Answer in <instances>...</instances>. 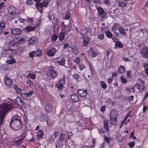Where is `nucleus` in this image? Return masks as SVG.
Masks as SVG:
<instances>
[{"mask_svg": "<svg viewBox=\"0 0 148 148\" xmlns=\"http://www.w3.org/2000/svg\"><path fill=\"white\" fill-rule=\"evenodd\" d=\"M20 117L18 115H15L11 119L10 125V127L14 130H18L22 126V122Z\"/></svg>", "mask_w": 148, "mask_h": 148, "instance_id": "obj_1", "label": "nucleus"}, {"mask_svg": "<svg viewBox=\"0 0 148 148\" xmlns=\"http://www.w3.org/2000/svg\"><path fill=\"white\" fill-rule=\"evenodd\" d=\"M145 88L144 82L141 78L138 79L136 85L134 86L131 88L134 92H136L140 93L142 92Z\"/></svg>", "mask_w": 148, "mask_h": 148, "instance_id": "obj_2", "label": "nucleus"}, {"mask_svg": "<svg viewBox=\"0 0 148 148\" xmlns=\"http://www.w3.org/2000/svg\"><path fill=\"white\" fill-rule=\"evenodd\" d=\"M39 119L41 122L46 121L48 125L50 126L51 124L49 123V117L48 114L44 112H41L39 116Z\"/></svg>", "mask_w": 148, "mask_h": 148, "instance_id": "obj_3", "label": "nucleus"}, {"mask_svg": "<svg viewBox=\"0 0 148 148\" xmlns=\"http://www.w3.org/2000/svg\"><path fill=\"white\" fill-rule=\"evenodd\" d=\"M36 2H38L35 4L36 6L37 9L42 8L43 7H46L48 5V3L47 1H44L42 3L39 2L41 0H34Z\"/></svg>", "mask_w": 148, "mask_h": 148, "instance_id": "obj_4", "label": "nucleus"}, {"mask_svg": "<svg viewBox=\"0 0 148 148\" xmlns=\"http://www.w3.org/2000/svg\"><path fill=\"white\" fill-rule=\"evenodd\" d=\"M2 111L6 114L8 111L12 109V105L10 103H5L2 105Z\"/></svg>", "mask_w": 148, "mask_h": 148, "instance_id": "obj_5", "label": "nucleus"}, {"mask_svg": "<svg viewBox=\"0 0 148 148\" xmlns=\"http://www.w3.org/2000/svg\"><path fill=\"white\" fill-rule=\"evenodd\" d=\"M56 49L54 47H51L47 51V54L49 56L52 57L56 54Z\"/></svg>", "mask_w": 148, "mask_h": 148, "instance_id": "obj_6", "label": "nucleus"}, {"mask_svg": "<svg viewBox=\"0 0 148 148\" xmlns=\"http://www.w3.org/2000/svg\"><path fill=\"white\" fill-rule=\"evenodd\" d=\"M5 84L6 86L10 87L13 84L12 81L11 79L9 77L6 75L4 79Z\"/></svg>", "mask_w": 148, "mask_h": 148, "instance_id": "obj_7", "label": "nucleus"}, {"mask_svg": "<svg viewBox=\"0 0 148 148\" xmlns=\"http://www.w3.org/2000/svg\"><path fill=\"white\" fill-rule=\"evenodd\" d=\"M14 103L19 107H23L24 105V103L20 97H17L14 100Z\"/></svg>", "mask_w": 148, "mask_h": 148, "instance_id": "obj_8", "label": "nucleus"}, {"mask_svg": "<svg viewBox=\"0 0 148 148\" xmlns=\"http://www.w3.org/2000/svg\"><path fill=\"white\" fill-rule=\"evenodd\" d=\"M78 95L82 97H85L88 93L87 90L84 89H79L77 91Z\"/></svg>", "mask_w": 148, "mask_h": 148, "instance_id": "obj_9", "label": "nucleus"}, {"mask_svg": "<svg viewBox=\"0 0 148 148\" xmlns=\"http://www.w3.org/2000/svg\"><path fill=\"white\" fill-rule=\"evenodd\" d=\"M53 108V105L51 103H47L45 107V110L48 113L51 112Z\"/></svg>", "mask_w": 148, "mask_h": 148, "instance_id": "obj_10", "label": "nucleus"}, {"mask_svg": "<svg viewBox=\"0 0 148 148\" xmlns=\"http://www.w3.org/2000/svg\"><path fill=\"white\" fill-rule=\"evenodd\" d=\"M46 75L48 77L51 76L52 78H55L58 75V73L56 71H54L51 72H47Z\"/></svg>", "mask_w": 148, "mask_h": 148, "instance_id": "obj_11", "label": "nucleus"}, {"mask_svg": "<svg viewBox=\"0 0 148 148\" xmlns=\"http://www.w3.org/2000/svg\"><path fill=\"white\" fill-rule=\"evenodd\" d=\"M25 136H21L20 138L17 140L15 141L14 144L15 145L18 146L23 142L25 140Z\"/></svg>", "mask_w": 148, "mask_h": 148, "instance_id": "obj_12", "label": "nucleus"}, {"mask_svg": "<svg viewBox=\"0 0 148 148\" xmlns=\"http://www.w3.org/2000/svg\"><path fill=\"white\" fill-rule=\"evenodd\" d=\"M11 33L14 35H18L20 34L21 32V30L18 28H15L11 30Z\"/></svg>", "mask_w": 148, "mask_h": 148, "instance_id": "obj_13", "label": "nucleus"}, {"mask_svg": "<svg viewBox=\"0 0 148 148\" xmlns=\"http://www.w3.org/2000/svg\"><path fill=\"white\" fill-rule=\"evenodd\" d=\"M103 126L104 129L105 130L106 132L107 133L109 132V122L108 120H103Z\"/></svg>", "mask_w": 148, "mask_h": 148, "instance_id": "obj_14", "label": "nucleus"}, {"mask_svg": "<svg viewBox=\"0 0 148 148\" xmlns=\"http://www.w3.org/2000/svg\"><path fill=\"white\" fill-rule=\"evenodd\" d=\"M142 55L143 57L145 58H148V49L144 48L141 51Z\"/></svg>", "mask_w": 148, "mask_h": 148, "instance_id": "obj_15", "label": "nucleus"}, {"mask_svg": "<svg viewBox=\"0 0 148 148\" xmlns=\"http://www.w3.org/2000/svg\"><path fill=\"white\" fill-rule=\"evenodd\" d=\"M44 135V133L43 131L41 130H39L37 132V138L39 140L43 137Z\"/></svg>", "mask_w": 148, "mask_h": 148, "instance_id": "obj_16", "label": "nucleus"}, {"mask_svg": "<svg viewBox=\"0 0 148 148\" xmlns=\"http://www.w3.org/2000/svg\"><path fill=\"white\" fill-rule=\"evenodd\" d=\"M110 123L114 125H115L117 122V117L115 116L114 117H112V116L110 115Z\"/></svg>", "mask_w": 148, "mask_h": 148, "instance_id": "obj_17", "label": "nucleus"}, {"mask_svg": "<svg viewBox=\"0 0 148 148\" xmlns=\"http://www.w3.org/2000/svg\"><path fill=\"white\" fill-rule=\"evenodd\" d=\"M71 98L74 102L77 101L79 99V97L76 94L73 93L71 96Z\"/></svg>", "mask_w": 148, "mask_h": 148, "instance_id": "obj_18", "label": "nucleus"}, {"mask_svg": "<svg viewBox=\"0 0 148 148\" xmlns=\"http://www.w3.org/2000/svg\"><path fill=\"white\" fill-rule=\"evenodd\" d=\"M65 60L64 57H61L59 60H57V62L61 66H64L65 64Z\"/></svg>", "mask_w": 148, "mask_h": 148, "instance_id": "obj_19", "label": "nucleus"}, {"mask_svg": "<svg viewBox=\"0 0 148 148\" xmlns=\"http://www.w3.org/2000/svg\"><path fill=\"white\" fill-rule=\"evenodd\" d=\"M16 40V43L18 44H21L24 41L25 39L23 37L20 38V37H18L15 38V40Z\"/></svg>", "mask_w": 148, "mask_h": 148, "instance_id": "obj_20", "label": "nucleus"}, {"mask_svg": "<svg viewBox=\"0 0 148 148\" xmlns=\"http://www.w3.org/2000/svg\"><path fill=\"white\" fill-rule=\"evenodd\" d=\"M68 26V25H65L64 22L62 21L61 24V30L62 31V32H64L65 33L66 31V28Z\"/></svg>", "mask_w": 148, "mask_h": 148, "instance_id": "obj_21", "label": "nucleus"}, {"mask_svg": "<svg viewBox=\"0 0 148 148\" xmlns=\"http://www.w3.org/2000/svg\"><path fill=\"white\" fill-rule=\"evenodd\" d=\"M5 114L2 111H0V125H1Z\"/></svg>", "mask_w": 148, "mask_h": 148, "instance_id": "obj_22", "label": "nucleus"}, {"mask_svg": "<svg viewBox=\"0 0 148 148\" xmlns=\"http://www.w3.org/2000/svg\"><path fill=\"white\" fill-rule=\"evenodd\" d=\"M28 42L29 45L36 43V38L35 37L31 38L28 40Z\"/></svg>", "mask_w": 148, "mask_h": 148, "instance_id": "obj_23", "label": "nucleus"}, {"mask_svg": "<svg viewBox=\"0 0 148 148\" xmlns=\"http://www.w3.org/2000/svg\"><path fill=\"white\" fill-rule=\"evenodd\" d=\"M19 49V46L16 44L13 45L12 46H10L9 48V50L11 51L17 50Z\"/></svg>", "mask_w": 148, "mask_h": 148, "instance_id": "obj_24", "label": "nucleus"}, {"mask_svg": "<svg viewBox=\"0 0 148 148\" xmlns=\"http://www.w3.org/2000/svg\"><path fill=\"white\" fill-rule=\"evenodd\" d=\"M99 14L101 15L102 18H105L107 15V13L104 12V10H97Z\"/></svg>", "mask_w": 148, "mask_h": 148, "instance_id": "obj_25", "label": "nucleus"}, {"mask_svg": "<svg viewBox=\"0 0 148 148\" xmlns=\"http://www.w3.org/2000/svg\"><path fill=\"white\" fill-rule=\"evenodd\" d=\"M73 78L77 82L80 81L81 79V77L80 76L77 74H74L73 75Z\"/></svg>", "mask_w": 148, "mask_h": 148, "instance_id": "obj_26", "label": "nucleus"}, {"mask_svg": "<svg viewBox=\"0 0 148 148\" xmlns=\"http://www.w3.org/2000/svg\"><path fill=\"white\" fill-rule=\"evenodd\" d=\"M119 27V24L116 23H114L113 26L111 28V30L112 31L118 30Z\"/></svg>", "mask_w": 148, "mask_h": 148, "instance_id": "obj_27", "label": "nucleus"}, {"mask_svg": "<svg viewBox=\"0 0 148 148\" xmlns=\"http://www.w3.org/2000/svg\"><path fill=\"white\" fill-rule=\"evenodd\" d=\"M118 72L120 73H123L125 71V70L124 66L122 65H121L118 69Z\"/></svg>", "mask_w": 148, "mask_h": 148, "instance_id": "obj_28", "label": "nucleus"}, {"mask_svg": "<svg viewBox=\"0 0 148 148\" xmlns=\"http://www.w3.org/2000/svg\"><path fill=\"white\" fill-rule=\"evenodd\" d=\"M143 65V67L144 68L145 73L147 75H148V63L146 62L144 63Z\"/></svg>", "mask_w": 148, "mask_h": 148, "instance_id": "obj_29", "label": "nucleus"}, {"mask_svg": "<svg viewBox=\"0 0 148 148\" xmlns=\"http://www.w3.org/2000/svg\"><path fill=\"white\" fill-rule=\"evenodd\" d=\"M12 55H9V58H11V60L7 61V62L9 64H12L16 62V60L15 59L13 58H11L12 57Z\"/></svg>", "mask_w": 148, "mask_h": 148, "instance_id": "obj_30", "label": "nucleus"}, {"mask_svg": "<svg viewBox=\"0 0 148 148\" xmlns=\"http://www.w3.org/2000/svg\"><path fill=\"white\" fill-rule=\"evenodd\" d=\"M25 30L29 32L35 30V27H32L30 25L28 26L25 28Z\"/></svg>", "mask_w": 148, "mask_h": 148, "instance_id": "obj_31", "label": "nucleus"}, {"mask_svg": "<svg viewBox=\"0 0 148 148\" xmlns=\"http://www.w3.org/2000/svg\"><path fill=\"white\" fill-rule=\"evenodd\" d=\"M65 33L64 32L60 33L59 36V39L60 40L62 41L64 40V38Z\"/></svg>", "mask_w": 148, "mask_h": 148, "instance_id": "obj_32", "label": "nucleus"}, {"mask_svg": "<svg viewBox=\"0 0 148 148\" xmlns=\"http://www.w3.org/2000/svg\"><path fill=\"white\" fill-rule=\"evenodd\" d=\"M5 26V24L4 22H0V34L2 32Z\"/></svg>", "mask_w": 148, "mask_h": 148, "instance_id": "obj_33", "label": "nucleus"}, {"mask_svg": "<svg viewBox=\"0 0 148 148\" xmlns=\"http://www.w3.org/2000/svg\"><path fill=\"white\" fill-rule=\"evenodd\" d=\"M119 30L121 35H125L126 33L125 31V29L122 27H120L119 29Z\"/></svg>", "mask_w": 148, "mask_h": 148, "instance_id": "obj_34", "label": "nucleus"}, {"mask_svg": "<svg viewBox=\"0 0 148 148\" xmlns=\"http://www.w3.org/2000/svg\"><path fill=\"white\" fill-rule=\"evenodd\" d=\"M115 46L119 48H121L123 46L122 43L119 41H117L115 42Z\"/></svg>", "mask_w": 148, "mask_h": 148, "instance_id": "obj_35", "label": "nucleus"}, {"mask_svg": "<svg viewBox=\"0 0 148 148\" xmlns=\"http://www.w3.org/2000/svg\"><path fill=\"white\" fill-rule=\"evenodd\" d=\"M16 40H15V38H14L13 40L10 41L9 42V47L10 46H12L16 44Z\"/></svg>", "mask_w": 148, "mask_h": 148, "instance_id": "obj_36", "label": "nucleus"}, {"mask_svg": "<svg viewBox=\"0 0 148 148\" xmlns=\"http://www.w3.org/2000/svg\"><path fill=\"white\" fill-rule=\"evenodd\" d=\"M77 66H79V70L81 71L84 68H85V66L82 63H79L78 64Z\"/></svg>", "mask_w": 148, "mask_h": 148, "instance_id": "obj_37", "label": "nucleus"}, {"mask_svg": "<svg viewBox=\"0 0 148 148\" xmlns=\"http://www.w3.org/2000/svg\"><path fill=\"white\" fill-rule=\"evenodd\" d=\"M100 83L101 84V86L102 88L103 89H105L107 88V86L104 81H101Z\"/></svg>", "mask_w": 148, "mask_h": 148, "instance_id": "obj_38", "label": "nucleus"}, {"mask_svg": "<svg viewBox=\"0 0 148 148\" xmlns=\"http://www.w3.org/2000/svg\"><path fill=\"white\" fill-rule=\"evenodd\" d=\"M71 16V14L69 12H67L65 16V20H69L70 19Z\"/></svg>", "mask_w": 148, "mask_h": 148, "instance_id": "obj_39", "label": "nucleus"}, {"mask_svg": "<svg viewBox=\"0 0 148 148\" xmlns=\"http://www.w3.org/2000/svg\"><path fill=\"white\" fill-rule=\"evenodd\" d=\"M120 79L123 83L126 84L127 83V80L123 75H122L120 77Z\"/></svg>", "mask_w": 148, "mask_h": 148, "instance_id": "obj_40", "label": "nucleus"}, {"mask_svg": "<svg viewBox=\"0 0 148 148\" xmlns=\"http://www.w3.org/2000/svg\"><path fill=\"white\" fill-rule=\"evenodd\" d=\"M103 137L104 141H106L107 143H108L110 142V140H112L111 138H109L105 135Z\"/></svg>", "mask_w": 148, "mask_h": 148, "instance_id": "obj_41", "label": "nucleus"}, {"mask_svg": "<svg viewBox=\"0 0 148 148\" xmlns=\"http://www.w3.org/2000/svg\"><path fill=\"white\" fill-rule=\"evenodd\" d=\"M25 21L27 22H28L32 24L34 22V20L32 18H29L28 17H27V19H25Z\"/></svg>", "mask_w": 148, "mask_h": 148, "instance_id": "obj_42", "label": "nucleus"}, {"mask_svg": "<svg viewBox=\"0 0 148 148\" xmlns=\"http://www.w3.org/2000/svg\"><path fill=\"white\" fill-rule=\"evenodd\" d=\"M107 36L108 38H111L112 36V34L109 31H107L106 33Z\"/></svg>", "mask_w": 148, "mask_h": 148, "instance_id": "obj_43", "label": "nucleus"}, {"mask_svg": "<svg viewBox=\"0 0 148 148\" xmlns=\"http://www.w3.org/2000/svg\"><path fill=\"white\" fill-rule=\"evenodd\" d=\"M27 77H30L32 79H36V75L35 74H32L29 73L27 75Z\"/></svg>", "mask_w": 148, "mask_h": 148, "instance_id": "obj_44", "label": "nucleus"}, {"mask_svg": "<svg viewBox=\"0 0 148 148\" xmlns=\"http://www.w3.org/2000/svg\"><path fill=\"white\" fill-rule=\"evenodd\" d=\"M8 66H2L1 67V69L3 71H6L8 69Z\"/></svg>", "mask_w": 148, "mask_h": 148, "instance_id": "obj_45", "label": "nucleus"}, {"mask_svg": "<svg viewBox=\"0 0 148 148\" xmlns=\"http://www.w3.org/2000/svg\"><path fill=\"white\" fill-rule=\"evenodd\" d=\"M96 139L95 138H93L92 140V144L91 145L88 146L90 147V148H94L95 146V144L96 143Z\"/></svg>", "mask_w": 148, "mask_h": 148, "instance_id": "obj_46", "label": "nucleus"}, {"mask_svg": "<svg viewBox=\"0 0 148 148\" xmlns=\"http://www.w3.org/2000/svg\"><path fill=\"white\" fill-rule=\"evenodd\" d=\"M91 56L93 58L96 57L97 55V53L95 52V51L93 50H92L91 51Z\"/></svg>", "mask_w": 148, "mask_h": 148, "instance_id": "obj_47", "label": "nucleus"}, {"mask_svg": "<svg viewBox=\"0 0 148 148\" xmlns=\"http://www.w3.org/2000/svg\"><path fill=\"white\" fill-rule=\"evenodd\" d=\"M56 86L59 89H62L63 88L64 86L62 84L58 83V84L56 85Z\"/></svg>", "mask_w": 148, "mask_h": 148, "instance_id": "obj_48", "label": "nucleus"}, {"mask_svg": "<svg viewBox=\"0 0 148 148\" xmlns=\"http://www.w3.org/2000/svg\"><path fill=\"white\" fill-rule=\"evenodd\" d=\"M128 145L129 147L131 148H133L135 145V143L134 141L130 142L129 144Z\"/></svg>", "mask_w": 148, "mask_h": 148, "instance_id": "obj_49", "label": "nucleus"}, {"mask_svg": "<svg viewBox=\"0 0 148 148\" xmlns=\"http://www.w3.org/2000/svg\"><path fill=\"white\" fill-rule=\"evenodd\" d=\"M65 135L64 134L61 133L60 134V141H62L64 139Z\"/></svg>", "mask_w": 148, "mask_h": 148, "instance_id": "obj_50", "label": "nucleus"}, {"mask_svg": "<svg viewBox=\"0 0 148 148\" xmlns=\"http://www.w3.org/2000/svg\"><path fill=\"white\" fill-rule=\"evenodd\" d=\"M35 54V51H32L29 53V56L30 58H34Z\"/></svg>", "mask_w": 148, "mask_h": 148, "instance_id": "obj_51", "label": "nucleus"}, {"mask_svg": "<svg viewBox=\"0 0 148 148\" xmlns=\"http://www.w3.org/2000/svg\"><path fill=\"white\" fill-rule=\"evenodd\" d=\"M58 37V35L56 34H55L52 36V40L53 41H55L57 40Z\"/></svg>", "mask_w": 148, "mask_h": 148, "instance_id": "obj_52", "label": "nucleus"}, {"mask_svg": "<svg viewBox=\"0 0 148 148\" xmlns=\"http://www.w3.org/2000/svg\"><path fill=\"white\" fill-rule=\"evenodd\" d=\"M123 139V137L121 136H119L117 138V140L118 142H122Z\"/></svg>", "mask_w": 148, "mask_h": 148, "instance_id": "obj_53", "label": "nucleus"}, {"mask_svg": "<svg viewBox=\"0 0 148 148\" xmlns=\"http://www.w3.org/2000/svg\"><path fill=\"white\" fill-rule=\"evenodd\" d=\"M98 132L99 134H104L105 132V130L102 128H101L99 129Z\"/></svg>", "mask_w": 148, "mask_h": 148, "instance_id": "obj_54", "label": "nucleus"}, {"mask_svg": "<svg viewBox=\"0 0 148 148\" xmlns=\"http://www.w3.org/2000/svg\"><path fill=\"white\" fill-rule=\"evenodd\" d=\"M54 141V139L53 137H50L48 140V142L50 143H52Z\"/></svg>", "mask_w": 148, "mask_h": 148, "instance_id": "obj_55", "label": "nucleus"}, {"mask_svg": "<svg viewBox=\"0 0 148 148\" xmlns=\"http://www.w3.org/2000/svg\"><path fill=\"white\" fill-rule=\"evenodd\" d=\"M48 69L49 71H48V72H51L55 71L54 70V66H49L48 67Z\"/></svg>", "mask_w": 148, "mask_h": 148, "instance_id": "obj_56", "label": "nucleus"}, {"mask_svg": "<svg viewBox=\"0 0 148 148\" xmlns=\"http://www.w3.org/2000/svg\"><path fill=\"white\" fill-rule=\"evenodd\" d=\"M104 34H98V38L100 40L103 39L104 38Z\"/></svg>", "mask_w": 148, "mask_h": 148, "instance_id": "obj_57", "label": "nucleus"}, {"mask_svg": "<svg viewBox=\"0 0 148 148\" xmlns=\"http://www.w3.org/2000/svg\"><path fill=\"white\" fill-rule=\"evenodd\" d=\"M74 62L77 64L79 63V57H77L74 60Z\"/></svg>", "mask_w": 148, "mask_h": 148, "instance_id": "obj_58", "label": "nucleus"}, {"mask_svg": "<svg viewBox=\"0 0 148 148\" xmlns=\"http://www.w3.org/2000/svg\"><path fill=\"white\" fill-rule=\"evenodd\" d=\"M105 144V141H103V143L99 145V148H104Z\"/></svg>", "mask_w": 148, "mask_h": 148, "instance_id": "obj_59", "label": "nucleus"}, {"mask_svg": "<svg viewBox=\"0 0 148 148\" xmlns=\"http://www.w3.org/2000/svg\"><path fill=\"white\" fill-rule=\"evenodd\" d=\"M112 81L113 78L111 77H110L108 78L107 79L108 83L110 84L112 83Z\"/></svg>", "mask_w": 148, "mask_h": 148, "instance_id": "obj_60", "label": "nucleus"}, {"mask_svg": "<svg viewBox=\"0 0 148 148\" xmlns=\"http://www.w3.org/2000/svg\"><path fill=\"white\" fill-rule=\"evenodd\" d=\"M134 96H130L128 97V100L130 101H132L134 100Z\"/></svg>", "mask_w": 148, "mask_h": 148, "instance_id": "obj_61", "label": "nucleus"}, {"mask_svg": "<svg viewBox=\"0 0 148 148\" xmlns=\"http://www.w3.org/2000/svg\"><path fill=\"white\" fill-rule=\"evenodd\" d=\"M131 71H128L127 72V75L128 78H131L132 76L130 75Z\"/></svg>", "mask_w": 148, "mask_h": 148, "instance_id": "obj_62", "label": "nucleus"}, {"mask_svg": "<svg viewBox=\"0 0 148 148\" xmlns=\"http://www.w3.org/2000/svg\"><path fill=\"white\" fill-rule=\"evenodd\" d=\"M33 93V91H31L28 92L26 93L27 96L28 97H30L31 96Z\"/></svg>", "mask_w": 148, "mask_h": 148, "instance_id": "obj_63", "label": "nucleus"}, {"mask_svg": "<svg viewBox=\"0 0 148 148\" xmlns=\"http://www.w3.org/2000/svg\"><path fill=\"white\" fill-rule=\"evenodd\" d=\"M59 133L58 132H55L53 134V136H54L55 138H56L58 136H59Z\"/></svg>", "mask_w": 148, "mask_h": 148, "instance_id": "obj_64", "label": "nucleus"}]
</instances>
